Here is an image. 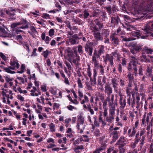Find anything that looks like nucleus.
Returning <instances> with one entry per match:
<instances>
[{"label": "nucleus", "instance_id": "obj_1", "mask_svg": "<svg viewBox=\"0 0 153 153\" xmlns=\"http://www.w3.org/2000/svg\"><path fill=\"white\" fill-rule=\"evenodd\" d=\"M153 30V23L152 24H148L146 26L144 31L146 34L145 36H142V33H140V31H134L132 33V35L138 38H140L141 39H145L146 37L148 36L149 34H150L152 37L153 38V33H150V31Z\"/></svg>", "mask_w": 153, "mask_h": 153}, {"label": "nucleus", "instance_id": "obj_2", "mask_svg": "<svg viewBox=\"0 0 153 153\" xmlns=\"http://www.w3.org/2000/svg\"><path fill=\"white\" fill-rule=\"evenodd\" d=\"M85 126L84 117L81 115H78L76 126V128L78 130V131L80 133H82Z\"/></svg>", "mask_w": 153, "mask_h": 153}, {"label": "nucleus", "instance_id": "obj_3", "mask_svg": "<svg viewBox=\"0 0 153 153\" xmlns=\"http://www.w3.org/2000/svg\"><path fill=\"white\" fill-rule=\"evenodd\" d=\"M0 92L3 97H9L11 95L12 91L8 88V84L5 83L4 85H0Z\"/></svg>", "mask_w": 153, "mask_h": 153}, {"label": "nucleus", "instance_id": "obj_4", "mask_svg": "<svg viewBox=\"0 0 153 153\" xmlns=\"http://www.w3.org/2000/svg\"><path fill=\"white\" fill-rule=\"evenodd\" d=\"M10 64L13 70L18 69L20 66L18 61L16 58L14 57L11 58L10 62Z\"/></svg>", "mask_w": 153, "mask_h": 153}, {"label": "nucleus", "instance_id": "obj_5", "mask_svg": "<svg viewBox=\"0 0 153 153\" xmlns=\"http://www.w3.org/2000/svg\"><path fill=\"white\" fill-rule=\"evenodd\" d=\"M137 63V60L134 57H131L130 59V62L129 64L128 69H131L132 68V65L133 66V68L135 71V73L137 72V69L136 65Z\"/></svg>", "mask_w": 153, "mask_h": 153}, {"label": "nucleus", "instance_id": "obj_6", "mask_svg": "<svg viewBox=\"0 0 153 153\" xmlns=\"http://www.w3.org/2000/svg\"><path fill=\"white\" fill-rule=\"evenodd\" d=\"M104 61L105 63L109 61L111 65H112L113 64V57L111 54H106L105 56L103 57Z\"/></svg>", "mask_w": 153, "mask_h": 153}, {"label": "nucleus", "instance_id": "obj_7", "mask_svg": "<svg viewBox=\"0 0 153 153\" xmlns=\"http://www.w3.org/2000/svg\"><path fill=\"white\" fill-rule=\"evenodd\" d=\"M113 91L112 88L111 87L110 84H106L105 87V93L107 95H111Z\"/></svg>", "mask_w": 153, "mask_h": 153}, {"label": "nucleus", "instance_id": "obj_8", "mask_svg": "<svg viewBox=\"0 0 153 153\" xmlns=\"http://www.w3.org/2000/svg\"><path fill=\"white\" fill-rule=\"evenodd\" d=\"M91 45V43H87L86 44L85 47V51L89 52V54L90 56H92L93 52V49Z\"/></svg>", "mask_w": 153, "mask_h": 153}, {"label": "nucleus", "instance_id": "obj_9", "mask_svg": "<svg viewBox=\"0 0 153 153\" xmlns=\"http://www.w3.org/2000/svg\"><path fill=\"white\" fill-rule=\"evenodd\" d=\"M30 94L32 96H38L41 94V92L38 90H37L36 87L33 86L32 89L30 90Z\"/></svg>", "mask_w": 153, "mask_h": 153}, {"label": "nucleus", "instance_id": "obj_10", "mask_svg": "<svg viewBox=\"0 0 153 153\" xmlns=\"http://www.w3.org/2000/svg\"><path fill=\"white\" fill-rule=\"evenodd\" d=\"M146 114H145L144 115L143 118L142 120V124L143 125L145 124V120L146 117ZM152 116V113L151 112H149L147 114V116L146 118V121L147 122V123L148 124L149 120L151 118V117Z\"/></svg>", "mask_w": 153, "mask_h": 153}, {"label": "nucleus", "instance_id": "obj_11", "mask_svg": "<svg viewBox=\"0 0 153 153\" xmlns=\"http://www.w3.org/2000/svg\"><path fill=\"white\" fill-rule=\"evenodd\" d=\"M66 43V44L68 45H74L75 44H78L79 43V41H76V39L71 38L67 40Z\"/></svg>", "mask_w": 153, "mask_h": 153}, {"label": "nucleus", "instance_id": "obj_12", "mask_svg": "<svg viewBox=\"0 0 153 153\" xmlns=\"http://www.w3.org/2000/svg\"><path fill=\"white\" fill-rule=\"evenodd\" d=\"M126 138L122 137L120 138L119 140L116 144V145H120V146H124L126 145Z\"/></svg>", "mask_w": 153, "mask_h": 153}, {"label": "nucleus", "instance_id": "obj_13", "mask_svg": "<svg viewBox=\"0 0 153 153\" xmlns=\"http://www.w3.org/2000/svg\"><path fill=\"white\" fill-rule=\"evenodd\" d=\"M15 10H11V11L10 10L9 11L5 10H1L0 11L1 15V16H3L5 13H7L8 14L11 15H15Z\"/></svg>", "mask_w": 153, "mask_h": 153}, {"label": "nucleus", "instance_id": "obj_14", "mask_svg": "<svg viewBox=\"0 0 153 153\" xmlns=\"http://www.w3.org/2000/svg\"><path fill=\"white\" fill-rule=\"evenodd\" d=\"M111 81L115 92H117L118 91V84L117 83V80L113 78L112 79Z\"/></svg>", "mask_w": 153, "mask_h": 153}, {"label": "nucleus", "instance_id": "obj_15", "mask_svg": "<svg viewBox=\"0 0 153 153\" xmlns=\"http://www.w3.org/2000/svg\"><path fill=\"white\" fill-rule=\"evenodd\" d=\"M89 140V139L88 137L86 135H83L81 138H79L77 140L79 141H83L85 142H87Z\"/></svg>", "mask_w": 153, "mask_h": 153}, {"label": "nucleus", "instance_id": "obj_16", "mask_svg": "<svg viewBox=\"0 0 153 153\" xmlns=\"http://www.w3.org/2000/svg\"><path fill=\"white\" fill-rule=\"evenodd\" d=\"M4 69L5 71L8 73L13 74L16 73L14 71H13V70L11 66L8 67L7 68H4Z\"/></svg>", "mask_w": 153, "mask_h": 153}, {"label": "nucleus", "instance_id": "obj_17", "mask_svg": "<svg viewBox=\"0 0 153 153\" xmlns=\"http://www.w3.org/2000/svg\"><path fill=\"white\" fill-rule=\"evenodd\" d=\"M84 149L83 146H77L76 148H74V149L76 153H79L82 152Z\"/></svg>", "mask_w": 153, "mask_h": 153}, {"label": "nucleus", "instance_id": "obj_18", "mask_svg": "<svg viewBox=\"0 0 153 153\" xmlns=\"http://www.w3.org/2000/svg\"><path fill=\"white\" fill-rule=\"evenodd\" d=\"M94 35L95 38L97 40H100L102 39V37L100 34L97 31H95Z\"/></svg>", "mask_w": 153, "mask_h": 153}, {"label": "nucleus", "instance_id": "obj_19", "mask_svg": "<svg viewBox=\"0 0 153 153\" xmlns=\"http://www.w3.org/2000/svg\"><path fill=\"white\" fill-rule=\"evenodd\" d=\"M114 119V116L109 115V116L105 118L106 121L109 123H111Z\"/></svg>", "mask_w": 153, "mask_h": 153}, {"label": "nucleus", "instance_id": "obj_20", "mask_svg": "<svg viewBox=\"0 0 153 153\" xmlns=\"http://www.w3.org/2000/svg\"><path fill=\"white\" fill-rule=\"evenodd\" d=\"M115 107L114 106L112 105L111 106L109 109V115L114 116L115 114Z\"/></svg>", "mask_w": 153, "mask_h": 153}, {"label": "nucleus", "instance_id": "obj_21", "mask_svg": "<svg viewBox=\"0 0 153 153\" xmlns=\"http://www.w3.org/2000/svg\"><path fill=\"white\" fill-rule=\"evenodd\" d=\"M26 68L25 65L24 64L21 65L20 67V70L18 71L17 73L19 74H22L24 73Z\"/></svg>", "mask_w": 153, "mask_h": 153}, {"label": "nucleus", "instance_id": "obj_22", "mask_svg": "<svg viewBox=\"0 0 153 153\" xmlns=\"http://www.w3.org/2000/svg\"><path fill=\"white\" fill-rule=\"evenodd\" d=\"M117 149H114V147H110L108 150V153H117Z\"/></svg>", "mask_w": 153, "mask_h": 153}, {"label": "nucleus", "instance_id": "obj_23", "mask_svg": "<svg viewBox=\"0 0 153 153\" xmlns=\"http://www.w3.org/2000/svg\"><path fill=\"white\" fill-rule=\"evenodd\" d=\"M14 115L16 117V119L17 120H20L21 118V116L19 113H17L15 111H12Z\"/></svg>", "mask_w": 153, "mask_h": 153}, {"label": "nucleus", "instance_id": "obj_24", "mask_svg": "<svg viewBox=\"0 0 153 153\" xmlns=\"http://www.w3.org/2000/svg\"><path fill=\"white\" fill-rule=\"evenodd\" d=\"M92 60L93 62L94 63V66L95 67L97 66L99 64V63L97 60L96 57L95 56H93Z\"/></svg>", "mask_w": 153, "mask_h": 153}, {"label": "nucleus", "instance_id": "obj_25", "mask_svg": "<svg viewBox=\"0 0 153 153\" xmlns=\"http://www.w3.org/2000/svg\"><path fill=\"white\" fill-rule=\"evenodd\" d=\"M51 53V52L50 51L48 50H46L45 51L42 52V54L45 58L48 57V55Z\"/></svg>", "mask_w": 153, "mask_h": 153}, {"label": "nucleus", "instance_id": "obj_26", "mask_svg": "<svg viewBox=\"0 0 153 153\" xmlns=\"http://www.w3.org/2000/svg\"><path fill=\"white\" fill-rule=\"evenodd\" d=\"M94 135L97 137L100 136L102 134L100 132L99 130L97 129H94Z\"/></svg>", "mask_w": 153, "mask_h": 153}, {"label": "nucleus", "instance_id": "obj_27", "mask_svg": "<svg viewBox=\"0 0 153 153\" xmlns=\"http://www.w3.org/2000/svg\"><path fill=\"white\" fill-rule=\"evenodd\" d=\"M111 40L113 43L114 44L117 45L118 44L119 41L118 39L117 38H115L114 36H111Z\"/></svg>", "mask_w": 153, "mask_h": 153}, {"label": "nucleus", "instance_id": "obj_28", "mask_svg": "<svg viewBox=\"0 0 153 153\" xmlns=\"http://www.w3.org/2000/svg\"><path fill=\"white\" fill-rule=\"evenodd\" d=\"M67 139L65 137H64L62 139H60L58 140V142L59 143L65 144L66 142Z\"/></svg>", "mask_w": 153, "mask_h": 153}, {"label": "nucleus", "instance_id": "obj_29", "mask_svg": "<svg viewBox=\"0 0 153 153\" xmlns=\"http://www.w3.org/2000/svg\"><path fill=\"white\" fill-rule=\"evenodd\" d=\"M17 99L21 102H23L25 101V98L23 97L21 95L19 94L17 96Z\"/></svg>", "mask_w": 153, "mask_h": 153}, {"label": "nucleus", "instance_id": "obj_30", "mask_svg": "<svg viewBox=\"0 0 153 153\" xmlns=\"http://www.w3.org/2000/svg\"><path fill=\"white\" fill-rule=\"evenodd\" d=\"M105 148L103 147H100L94 151L93 153H100Z\"/></svg>", "mask_w": 153, "mask_h": 153}, {"label": "nucleus", "instance_id": "obj_31", "mask_svg": "<svg viewBox=\"0 0 153 153\" xmlns=\"http://www.w3.org/2000/svg\"><path fill=\"white\" fill-rule=\"evenodd\" d=\"M28 27L27 25V22L26 21L25 22V25L23 26H21L20 27H19L18 29L17 30V31L19 32L22 31V30H20L19 29L21 28L22 29H26Z\"/></svg>", "mask_w": 153, "mask_h": 153}, {"label": "nucleus", "instance_id": "obj_32", "mask_svg": "<svg viewBox=\"0 0 153 153\" xmlns=\"http://www.w3.org/2000/svg\"><path fill=\"white\" fill-rule=\"evenodd\" d=\"M73 50L74 53L76 54V59L77 61H79V57L77 55V51L76 47H73Z\"/></svg>", "mask_w": 153, "mask_h": 153}, {"label": "nucleus", "instance_id": "obj_33", "mask_svg": "<svg viewBox=\"0 0 153 153\" xmlns=\"http://www.w3.org/2000/svg\"><path fill=\"white\" fill-rule=\"evenodd\" d=\"M104 46H101L100 47V49L99 50L98 52V54L99 55H101L103 53H104Z\"/></svg>", "mask_w": 153, "mask_h": 153}, {"label": "nucleus", "instance_id": "obj_34", "mask_svg": "<svg viewBox=\"0 0 153 153\" xmlns=\"http://www.w3.org/2000/svg\"><path fill=\"white\" fill-rule=\"evenodd\" d=\"M96 78H94L93 79H92L91 77L90 78V81H91V84L92 85H95L96 84Z\"/></svg>", "mask_w": 153, "mask_h": 153}, {"label": "nucleus", "instance_id": "obj_35", "mask_svg": "<svg viewBox=\"0 0 153 153\" xmlns=\"http://www.w3.org/2000/svg\"><path fill=\"white\" fill-rule=\"evenodd\" d=\"M77 48H78V52L80 53H83V51L82 50V47L81 45H79L77 46V47H76Z\"/></svg>", "mask_w": 153, "mask_h": 153}, {"label": "nucleus", "instance_id": "obj_36", "mask_svg": "<svg viewBox=\"0 0 153 153\" xmlns=\"http://www.w3.org/2000/svg\"><path fill=\"white\" fill-rule=\"evenodd\" d=\"M136 39L135 38H123V40L124 41H129L131 40H134Z\"/></svg>", "mask_w": 153, "mask_h": 153}, {"label": "nucleus", "instance_id": "obj_37", "mask_svg": "<svg viewBox=\"0 0 153 153\" xmlns=\"http://www.w3.org/2000/svg\"><path fill=\"white\" fill-rule=\"evenodd\" d=\"M137 129V128H134V127H133V130L132 133L129 135V137H132L133 136H134L136 133Z\"/></svg>", "mask_w": 153, "mask_h": 153}, {"label": "nucleus", "instance_id": "obj_38", "mask_svg": "<svg viewBox=\"0 0 153 153\" xmlns=\"http://www.w3.org/2000/svg\"><path fill=\"white\" fill-rule=\"evenodd\" d=\"M55 31L54 30L53 28L50 30L49 31V35L50 37H52L54 35Z\"/></svg>", "mask_w": 153, "mask_h": 153}, {"label": "nucleus", "instance_id": "obj_39", "mask_svg": "<svg viewBox=\"0 0 153 153\" xmlns=\"http://www.w3.org/2000/svg\"><path fill=\"white\" fill-rule=\"evenodd\" d=\"M132 47L136 51H138L140 49V46L137 44L134 45Z\"/></svg>", "mask_w": 153, "mask_h": 153}, {"label": "nucleus", "instance_id": "obj_40", "mask_svg": "<svg viewBox=\"0 0 153 153\" xmlns=\"http://www.w3.org/2000/svg\"><path fill=\"white\" fill-rule=\"evenodd\" d=\"M77 82L78 87L80 88H82L83 85L82 84V81L79 78H78V80Z\"/></svg>", "mask_w": 153, "mask_h": 153}, {"label": "nucleus", "instance_id": "obj_41", "mask_svg": "<svg viewBox=\"0 0 153 153\" xmlns=\"http://www.w3.org/2000/svg\"><path fill=\"white\" fill-rule=\"evenodd\" d=\"M44 108L45 109V111L48 114H51V111L52 110L51 108L44 107Z\"/></svg>", "mask_w": 153, "mask_h": 153}, {"label": "nucleus", "instance_id": "obj_42", "mask_svg": "<svg viewBox=\"0 0 153 153\" xmlns=\"http://www.w3.org/2000/svg\"><path fill=\"white\" fill-rule=\"evenodd\" d=\"M87 74L88 76L90 78L91 77V69L90 68V67L89 65L88 66V68L87 69Z\"/></svg>", "mask_w": 153, "mask_h": 153}, {"label": "nucleus", "instance_id": "obj_43", "mask_svg": "<svg viewBox=\"0 0 153 153\" xmlns=\"http://www.w3.org/2000/svg\"><path fill=\"white\" fill-rule=\"evenodd\" d=\"M42 17L43 18L46 19H50V16L49 14L47 13H43L42 14Z\"/></svg>", "mask_w": 153, "mask_h": 153}, {"label": "nucleus", "instance_id": "obj_44", "mask_svg": "<svg viewBox=\"0 0 153 153\" xmlns=\"http://www.w3.org/2000/svg\"><path fill=\"white\" fill-rule=\"evenodd\" d=\"M42 90L43 92H46L47 91V86L45 84H44L41 86Z\"/></svg>", "mask_w": 153, "mask_h": 153}, {"label": "nucleus", "instance_id": "obj_45", "mask_svg": "<svg viewBox=\"0 0 153 153\" xmlns=\"http://www.w3.org/2000/svg\"><path fill=\"white\" fill-rule=\"evenodd\" d=\"M47 142L48 143H52L53 144H54L55 143L54 140L51 137L47 139Z\"/></svg>", "mask_w": 153, "mask_h": 153}, {"label": "nucleus", "instance_id": "obj_46", "mask_svg": "<svg viewBox=\"0 0 153 153\" xmlns=\"http://www.w3.org/2000/svg\"><path fill=\"white\" fill-rule=\"evenodd\" d=\"M88 97L87 96H84V99L81 101V103L82 104H83L86 102H88Z\"/></svg>", "mask_w": 153, "mask_h": 153}, {"label": "nucleus", "instance_id": "obj_47", "mask_svg": "<svg viewBox=\"0 0 153 153\" xmlns=\"http://www.w3.org/2000/svg\"><path fill=\"white\" fill-rule=\"evenodd\" d=\"M67 108L70 111H72L73 109L77 110V108L76 107L73 106L71 105H69L67 107Z\"/></svg>", "mask_w": 153, "mask_h": 153}, {"label": "nucleus", "instance_id": "obj_48", "mask_svg": "<svg viewBox=\"0 0 153 153\" xmlns=\"http://www.w3.org/2000/svg\"><path fill=\"white\" fill-rule=\"evenodd\" d=\"M138 92V88L137 86L135 87L134 90L132 91V94L133 96L134 95L137 94Z\"/></svg>", "mask_w": 153, "mask_h": 153}, {"label": "nucleus", "instance_id": "obj_49", "mask_svg": "<svg viewBox=\"0 0 153 153\" xmlns=\"http://www.w3.org/2000/svg\"><path fill=\"white\" fill-rule=\"evenodd\" d=\"M123 146H119V152L120 153H123L125 152V149L123 148Z\"/></svg>", "mask_w": 153, "mask_h": 153}, {"label": "nucleus", "instance_id": "obj_50", "mask_svg": "<svg viewBox=\"0 0 153 153\" xmlns=\"http://www.w3.org/2000/svg\"><path fill=\"white\" fill-rule=\"evenodd\" d=\"M104 111H103V116L104 117H106L108 114L107 110L108 108L107 107H105L103 108Z\"/></svg>", "mask_w": 153, "mask_h": 153}, {"label": "nucleus", "instance_id": "obj_51", "mask_svg": "<svg viewBox=\"0 0 153 153\" xmlns=\"http://www.w3.org/2000/svg\"><path fill=\"white\" fill-rule=\"evenodd\" d=\"M100 73L102 75H103L104 73V68L103 66L102 65H100Z\"/></svg>", "mask_w": 153, "mask_h": 153}, {"label": "nucleus", "instance_id": "obj_52", "mask_svg": "<svg viewBox=\"0 0 153 153\" xmlns=\"http://www.w3.org/2000/svg\"><path fill=\"white\" fill-rule=\"evenodd\" d=\"M78 95L79 96V98L80 100H81V99L83 97V95L82 92L79 90H78Z\"/></svg>", "mask_w": 153, "mask_h": 153}, {"label": "nucleus", "instance_id": "obj_53", "mask_svg": "<svg viewBox=\"0 0 153 153\" xmlns=\"http://www.w3.org/2000/svg\"><path fill=\"white\" fill-rule=\"evenodd\" d=\"M50 131L52 132L55 131V126L52 123L51 124L50 126Z\"/></svg>", "mask_w": 153, "mask_h": 153}, {"label": "nucleus", "instance_id": "obj_54", "mask_svg": "<svg viewBox=\"0 0 153 153\" xmlns=\"http://www.w3.org/2000/svg\"><path fill=\"white\" fill-rule=\"evenodd\" d=\"M123 95L120 96V104L121 105H122L123 103H124V105H126V103L123 100Z\"/></svg>", "mask_w": 153, "mask_h": 153}, {"label": "nucleus", "instance_id": "obj_55", "mask_svg": "<svg viewBox=\"0 0 153 153\" xmlns=\"http://www.w3.org/2000/svg\"><path fill=\"white\" fill-rule=\"evenodd\" d=\"M21 24L22 23L20 22H18L17 23H14L11 25V27L12 28H14L18 25H21Z\"/></svg>", "mask_w": 153, "mask_h": 153}, {"label": "nucleus", "instance_id": "obj_56", "mask_svg": "<svg viewBox=\"0 0 153 153\" xmlns=\"http://www.w3.org/2000/svg\"><path fill=\"white\" fill-rule=\"evenodd\" d=\"M23 121L22 122V125L25 126H27V118H23L22 119Z\"/></svg>", "mask_w": 153, "mask_h": 153}, {"label": "nucleus", "instance_id": "obj_57", "mask_svg": "<svg viewBox=\"0 0 153 153\" xmlns=\"http://www.w3.org/2000/svg\"><path fill=\"white\" fill-rule=\"evenodd\" d=\"M5 79L7 83L8 82L11 81H13V79L12 78H10L8 76H6L5 78Z\"/></svg>", "mask_w": 153, "mask_h": 153}, {"label": "nucleus", "instance_id": "obj_58", "mask_svg": "<svg viewBox=\"0 0 153 153\" xmlns=\"http://www.w3.org/2000/svg\"><path fill=\"white\" fill-rule=\"evenodd\" d=\"M140 136H142L145 133V129L144 128H142L140 129Z\"/></svg>", "mask_w": 153, "mask_h": 153}, {"label": "nucleus", "instance_id": "obj_59", "mask_svg": "<svg viewBox=\"0 0 153 153\" xmlns=\"http://www.w3.org/2000/svg\"><path fill=\"white\" fill-rule=\"evenodd\" d=\"M145 52H146L147 53L152 54L153 52V50H152V49L150 48L146 49L145 50Z\"/></svg>", "mask_w": 153, "mask_h": 153}, {"label": "nucleus", "instance_id": "obj_60", "mask_svg": "<svg viewBox=\"0 0 153 153\" xmlns=\"http://www.w3.org/2000/svg\"><path fill=\"white\" fill-rule=\"evenodd\" d=\"M36 50L37 49L36 48L33 49L31 55L32 56H37V54L36 53Z\"/></svg>", "mask_w": 153, "mask_h": 153}, {"label": "nucleus", "instance_id": "obj_61", "mask_svg": "<svg viewBox=\"0 0 153 153\" xmlns=\"http://www.w3.org/2000/svg\"><path fill=\"white\" fill-rule=\"evenodd\" d=\"M152 69L151 67H148L147 68V71L149 73V76H151V72Z\"/></svg>", "mask_w": 153, "mask_h": 153}, {"label": "nucleus", "instance_id": "obj_62", "mask_svg": "<svg viewBox=\"0 0 153 153\" xmlns=\"http://www.w3.org/2000/svg\"><path fill=\"white\" fill-rule=\"evenodd\" d=\"M45 42L47 44H49L51 39H50V37L49 36H47L46 37V38H45Z\"/></svg>", "mask_w": 153, "mask_h": 153}, {"label": "nucleus", "instance_id": "obj_63", "mask_svg": "<svg viewBox=\"0 0 153 153\" xmlns=\"http://www.w3.org/2000/svg\"><path fill=\"white\" fill-rule=\"evenodd\" d=\"M28 118L30 121L35 120L36 119L35 116L33 115H31V114L29 115V116Z\"/></svg>", "mask_w": 153, "mask_h": 153}, {"label": "nucleus", "instance_id": "obj_64", "mask_svg": "<svg viewBox=\"0 0 153 153\" xmlns=\"http://www.w3.org/2000/svg\"><path fill=\"white\" fill-rule=\"evenodd\" d=\"M64 83L67 85H70V83L67 77L64 78Z\"/></svg>", "mask_w": 153, "mask_h": 153}]
</instances>
